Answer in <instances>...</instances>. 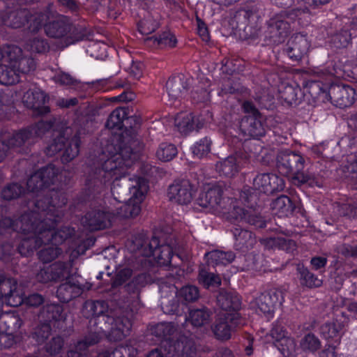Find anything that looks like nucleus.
<instances>
[{"label": "nucleus", "instance_id": "obj_61", "mask_svg": "<svg viewBox=\"0 0 357 357\" xmlns=\"http://www.w3.org/2000/svg\"><path fill=\"white\" fill-rule=\"evenodd\" d=\"M153 39L154 40V42H156L158 45L161 46H168L173 47L176 43V39L175 38L174 36L169 31H165L158 37L148 38L146 40L150 41Z\"/></svg>", "mask_w": 357, "mask_h": 357}, {"label": "nucleus", "instance_id": "obj_3", "mask_svg": "<svg viewBox=\"0 0 357 357\" xmlns=\"http://www.w3.org/2000/svg\"><path fill=\"white\" fill-rule=\"evenodd\" d=\"M305 162V160L301 154L288 151L279 153L276 158L278 172L284 176L291 177L294 185L320 187L319 181L313 174L304 171Z\"/></svg>", "mask_w": 357, "mask_h": 357}, {"label": "nucleus", "instance_id": "obj_39", "mask_svg": "<svg viewBox=\"0 0 357 357\" xmlns=\"http://www.w3.org/2000/svg\"><path fill=\"white\" fill-rule=\"evenodd\" d=\"M174 124L178 130L184 134H187L195 128H199L198 125H195V116L192 113L178 114L174 119Z\"/></svg>", "mask_w": 357, "mask_h": 357}, {"label": "nucleus", "instance_id": "obj_38", "mask_svg": "<svg viewBox=\"0 0 357 357\" xmlns=\"http://www.w3.org/2000/svg\"><path fill=\"white\" fill-rule=\"evenodd\" d=\"M260 149L261 147L257 142L245 140L243 144V150L236 151L235 153L238 157L240 162H243L245 165L249 163L251 158L258 155Z\"/></svg>", "mask_w": 357, "mask_h": 357}, {"label": "nucleus", "instance_id": "obj_40", "mask_svg": "<svg viewBox=\"0 0 357 357\" xmlns=\"http://www.w3.org/2000/svg\"><path fill=\"white\" fill-rule=\"evenodd\" d=\"M40 317L45 322L64 320L65 314H63V306L54 303L46 305L41 310Z\"/></svg>", "mask_w": 357, "mask_h": 357}, {"label": "nucleus", "instance_id": "obj_21", "mask_svg": "<svg viewBox=\"0 0 357 357\" xmlns=\"http://www.w3.org/2000/svg\"><path fill=\"white\" fill-rule=\"evenodd\" d=\"M231 232L234 239V247L238 250L245 252L252 248L256 243L255 234L240 225H235L231 229Z\"/></svg>", "mask_w": 357, "mask_h": 357}, {"label": "nucleus", "instance_id": "obj_6", "mask_svg": "<svg viewBox=\"0 0 357 357\" xmlns=\"http://www.w3.org/2000/svg\"><path fill=\"white\" fill-rule=\"evenodd\" d=\"M134 243L139 255L146 257L153 256L158 266H166L171 264L172 248L168 244L160 245L157 237L153 236L151 240L135 238Z\"/></svg>", "mask_w": 357, "mask_h": 357}, {"label": "nucleus", "instance_id": "obj_18", "mask_svg": "<svg viewBox=\"0 0 357 357\" xmlns=\"http://www.w3.org/2000/svg\"><path fill=\"white\" fill-rule=\"evenodd\" d=\"M48 98L40 89L29 90L23 97L25 105L35 112L36 114L43 115L50 112L49 107L45 105Z\"/></svg>", "mask_w": 357, "mask_h": 357}, {"label": "nucleus", "instance_id": "obj_55", "mask_svg": "<svg viewBox=\"0 0 357 357\" xmlns=\"http://www.w3.org/2000/svg\"><path fill=\"white\" fill-rule=\"evenodd\" d=\"M176 154V147L174 144L167 143L161 144L156 152L158 158L164 162L172 160Z\"/></svg>", "mask_w": 357, "mask_h": 357}, {"label": "nucleus", "instance_id": "obj_60", "mask_svg": "<svg viewBox=\"0 0 357 357\" xmlns=\"http://www.w3.org/2000/svg\"><path fill=\"white\" fill-rule=\"evenodd\" d=\"M51 334V326L45 322L38 326L33 333V338L38 343H43Z\"/></svg>", "mask_w": 357, "mask_h": 357}, {"label": "nucleus", "instance_id": "obj_35", "mask_svg": "<svg viewBox=\"0 0 357 357\" xmlns=\"http://www.w3.org/2000/svg\"><path fill=\"white\" fill-rule=\"evenodd\" d=\"M172 347L175 353L182 357H193L197 352L195 342L185 336L180 337Z\"/></svg>", "mask_w": 357, "mask_h": 357}, {"label": "nucleus", "instance_id": "obj_30", "mask_svg": "<svg viewBox=\"0 0 357 357\" xmlns=\"http://www.w3.org/2000/svg\"><path fill=\"white\" fill-rule=\"evenodd\" d=\"M271 209L280 216H289L296 209V205L287 195H280L271 203Z\"/></svg>", "mask_w": 357, "mask_h": 357}, {"label": "nucleus", "instance_id": "obj_44", "mask_svg": "<svg viewBox=\"0 0 357 357\" xmlns=\"http://www.w3.org/2000/svg\"><path fill=\"white\" fill-rule=\"evenodd\" d=\"M1 321L2 322V332L3 333H15L22 324V321L19 314L15 313H2Z\"/></svg>", "mask_w": 357, "mask_h": 357}, {"label": "nucleus", "instance_id": "obj_54", "mask_svg": "<svg viewBox=\"0 0 357 357\" xmlns=\"http://www.w3.org/2000/svg\"><path fill=\"white\" fill-rule=\"evenodd\" d=\"M101 339L100 333L94 328V331L89 332L82 339L75 344V348L79 351H85L89 347L96 344Z\"/></svg>", "mask_w": 357, "mask_h": 357}, {"label": "nucleus", "instance_id": "obj_31", "mask_svg": "<svg viewBox=\"0 0 357 357\" xmlns=\"http://www.w3.org/2000/svg\"><path fill=\"white\" fill-rule=\"evenodd\" d=\"M79 132L77 131L74 135L72 134L69 139L66 140V143H65L61 157L62 162L67 163L76 158L79 153Z\"/></svg>", "mask_w": 357, "mask_h": 357}, {"label": "nucleus", "instance_id": "obj_57", "mask_svg": "<svg viewBox=\"0 0 357 357\" xmlns=\"http://www.w3.org/2000/svg\"><path fill=\"white\" fill-rule=\"evenodd\" d=\"M342 328V324L335 321L323 324L321 326V333L326 338H334L339 335L340 331Z\"/></svg>", "mask_w": 357, "mask_h": 357}, {"label": "nucleus", "instance_id": "obj_26", "mask_svg": "<svg viewBox=\"0 0 357 357\" xmlns=\"http://www.w3.org/2000/svg\"><path fill=\"white\" fill-rule=\"evenodd\" d=\"M29 16V10L27 9L6 10L2 14L1 20L6 26L18 29L26 24Z\"/></svg>", "mask_w": 357, "mask_h": 357}, {"label": "nucleus", "instance_id": "obj_24", "mask_svg": "<svg viewBox=\"0 0 357 357\" xmlns=\"http://www.w3.org/2000/svg\"><path fill=\"white\" fill-rule=\"evenodd\" d=\"M262 117L246 116L240 123L241 130L245 135L259 137L265 135V128L261 122Z\"/></svg>", "mask_w": 357, "mask_h": 357}, {"label": "nucleus", "instance_id": "obj_37", "mask_svg": "<svg viewBox=\"0 0 357 357\" xmlns=\"http://www.w3.org/2000/svg\"><path fill=\"white\" fill-rule=\"evenodd\" d=\"M236 257L232 251L223 252L218 250H212L205 254L208 266H214L218 264H228L231 263Z\"/></svg>", "mask_w": 357, "mask_h": 357}, {"label": "nucleus", "instance_id": "obj_25", "mask_svg": "<svg viewBox=\"0 0 357 357\" xmlns=\"http://www.w3.org/2000/svg\"><path fill=\"white\" fill-rule=\"evenodd\" d=\"M248 209H245L235 204V201L229 197L226 198V202L219 214L230 222H245Z\"/></svg>", "mask_w": 357, "mask_h": 357}, {"label": "nucleus", "instance_id": "obj_47", "mask_svg": "<svg viewBox=\"0 0 357 357\" xmlns=\"http://www.w3.org/2000/svg\"><path fill=\"white\" fill-rule=\"evenodd\" d=\"M174 289L166 296L162 297L160 302L161 309L167 314H174L178 311L179 301Z\"/></svg>", "mask_w": 357, "mask_h": 357}, {"label": "nucleus", "instance_id": "obj_59", "mask_svg": "<svg viewBox=\"0 0 357 357\" xmlns=\"http://www.w3.org/2000/svg\"><path fill=\"white\" fill-rule=\"evenodd\" d=\"M179 296L185 302H195L199 297V291L196 286L187 285L180 289Z\"/></svg>", "mask_w": 357, "mask_h": 357}, {"label": "nucleus", "instance_id": "obj_49", "mask_svg": "<svg viewBox=\"0 0 357 357\" xmlns=\"http://www.w3.org/2000/svg\"><path fill=\"white\" fill-rule=\"evenodd\" d=\"M11 64L14 65L18 74H27L31 71H33L36 68V63L33 59L27 56H22V51L21 50L20 54L15 58L13 61H10Z\"/></svg>", "mask_w": 357, "mask_h": 357}, {"label": "nucleus", "instance_id": "obj_48", "mask_svg": "<svg viewBox=\"0 0 357 357\" xmlns=\"http://www.w3.org/2000/svg\"><path fill=\"white\" fill-rule=\"evenodd\" d=\"M48 15L45 13H31L29 11V16L26 23L28 24L27 29L30 33H36L47 23Z\"/></svg>", "mask_w": 357, "mask_h": 357}, {"label": "nucleus", "instance_id": "obj_19", "mask_svg": "<svg viewBox=\"0 0 357 357\" xmlns=\"http://www.w3.org/2000/svg\"><path fill=\"white\" fill-rule=\"evenodd\" d=\"M188 87V80L183 75L169 78L166 84L169 103L174 105L176 102H179L186 93Z\"/></svg>", "mask_w": 357, "mask_h": 357}, {"label": "nucleus", "instance_id": "obj_33", "mask_svg": "<svg viewBox=\"0 0 357 357\" xmlns=\"http://www.w3.org/2000/svg\"><path fill=\"white\" fill-rule=\"evenodd\" d=\"M238 325L232 324L225 315L220 316L212 326L215 336L219 340H228L231 337L232 328Z\"/></svg>", "mask_w": 357, "mask_h": 357}, {"label": "nucleus", "instance_id": "obj_23", "mask_svg": "<svg viewBox=\"0 0 357 357\" xmlns=\"http://www.w3.org/2000/svg\"><path fill=\"white\" fill-rule=\"evenodd\" d=\"M72 24L68 19L61 17L45 25L46 35L51 38H61L71 32Z\"/></svg>", "mask_w": 357, "mask_h": 357}, {"label": "nucleus", "instance_id": "obj_7", "mask_svg": "<svg viewBox=\"0 0 357 357\" xmlns=\"http://www.w3.org/2000/svg\"><path fill=\"white\" fill-rule=\"evenodd\" d=\"M54 123L51 121H42L36 125L27 127L8 135L3 139L8 149L25 147L33 142L36 137H40L46 131L54 128Z\"/></svg>", "mask_w": 357, "mask_h": 357}, {"label": "nucleus", "instance_id": "obj_63", "mask_svg": "<svg viewBox=\"0 0 357 357\" xmlns=\"http://www.w3.org/2000/svg\"><path fill=\"white\" fill-rule=\"evenodd\" d=\"M245 222L257 228H264L266 225V220L259 215L255 210H252L251 208L248 209Z\"/></svg>", "mask_w": 357, "mask_h": 357}, {"label": "nucleus", "instance_id": "obj_15", "mask_svg": "<svg viewBox=\"0 0 357 357\" xmlns=\"http://www.w3.org/2000/svg\"><path fill=\"white\" fill-rule=\"evenodd\" d=\"M252 185L255 190L269 195L282 190L284 188V181L277 174L264 173L258 174L254 178Z\"/></svg>", "mask_w": 357, "mask_h": 357}, {"label": "nucleus", "instance_id": "obj_10", "mask_svg": "<svg viewBox=\"0 0 357 357\" xmlns=\"http://www.w3.org/2000/svg\"><path fill=\"white\" fill-rule=\"evenodd\" d=\"M217 305L227 313L225 314L234 325L241 324L238 311L241 308V299L235 292L220 289L216 297Z\"/></svg>", "mask_w": 357, "mask_h": 357}, {"label": "nucleus", "instance_id": "obj_2", "mask_svg": "<svg viewBox=\"0 0 357 357\" xmlns=\"http://www.w3.org/2000/svg\"><path fill=\"white\" fill-rule=\"evenodd\" d=\"M43 215L34 207L32 211L24 213L15 221H10V226L13 229L24 234H29L21 240L17 247L22 256L32 255L39 247L46 243L43 235L39 234V230L43 229L40 222V218H42Z\"/></svg>", "mask_w": 357, "mask_h": 357}, {"label": "nucleus", "instance_id": "obj_12", "mask_svg": "<svg viewBox=\"0 0 357 357\" xmlns=\"http://www.w3.org/2000/svg\"><path fill=\"white\" fill-rule=\"evenodd\" d=\"M223 190L220 186H213L206 191L202 192L197 199L198 204L208 208L213 213L219 215L227 197H222Z\"/></svg>", "mask_w": 357, "mask_h": 357}, {"label": "nucleus", "instance_id": "obj_1", "mask_svg": "<svg viewBox=\"0 0 357 357\" xmlns=\"http://www.w3.org/2000/svg\"><path fill=\"white\" fill-rule=\"evenodd\" d=\"M141 149L137 139H128L123 135L114 136L104 151L109 158L88 173L86 186L89 191L100 194L113 179L111 192L117 202H124L128 196L144 199L149 188L147 182L140 177L126 176L127 169L137 160Z\"/></svg>", "mask_w": 357, "mask_h": 357}, {"label": "nucleus", "instance_id": "obj_13", "mask_svg": "<svg viewBox=\"0 0 357 357\" xmlns=\"http://www.w3.org/2000/svg\"><path fill=\"white\" fill-rule=\"evenodd\" d=\"M114 214V212L106 211L99 208H92L82 218L81 223L90 231L102 229L111 225V218Z\"/></svg>", "mask_w": 357, "mask_h": 357}, {"label": "nucleus", "instance_id": "obj_52", "mask_svg": "<svg viewBox=\"0 0 357 357\" xmlns=\"http://www.w3.org/2000/svg\"><path fill=\"white\" fill-rule=\"evenodd\" d=\"M24 192V188L22 185L17 183H11L2 189L1 197L4 200L10 201L19 198Z\"/></svg>", "mask_w": 357, "mask_h": 357}, {"label": "nucleus", "instance_id": "obj_46", "mask_svg": "<svg viewBox=\"0 0 357 357\" xmlns=\"http://www.w3.org/2000/svg\"><path fill=\"white\" fill-rule=\"evenodd\" d=\"M296 270L300 275L299 280L302 286H305L308 288H316L322 284V280L311 273L304 266L298 264Z\"/></svg>", "mask_w": 357, "mask_h": 357}, {"label": "nucleus", "instance_id": "obj_9", "mask_svg": "<svg viewBox=\"0 0 357 357\" xmlns=\"http://www.w3.org/2000/svg\"><path fill=\"white\" fill-rule=\"evenodd\" d=\"M310 89L319 90V96H328L331 102L339 107H347L354 103L355 90L348 85H331L327 94L321 91L320 86L316 83L311 84Z\"/></svg>", "mask_w": 357, "mask_h": 357}, {"label": "nucleus", "instance_id": "obj_32", "mask_svg": "<svg viewBox=\"0 0 357 357\" xmlns=\"http://www.w3.org/2000/svg\"><path fill=\"white\" fill-rule=\"evenodd\" d=\"M82 293V289L75 283L65 282L59 285L56 296L61 302L68 303Z\"/></svg>", "mask_w": 357, "mask_h": 357}, {"label": "nucleus", "instance_id": "obj_20", "mask_svg": "<svg viewBox=\"0 0 357 357\" xmlns=\"http://www.w3.org/2000/svg\"><path fill=\"white\" fill-rule=\"evenodd\" d=\"M310 47L307 38L299 34L292 36L285 49L289 57L294 61H299L306 54Z\"/></svg>", "mask_w": 357, "mask_h": 357}, {"label": "nucleus", "instance_id": "obj_62", "mask_svg": "<svg viewBox=\"0 0 357 357\" xmlns=\"http://www.w3.org/2000/svg\"><path fill=\"white\" fill-rule=\"evenodd\" d=\"M20 52L21 48L17 46L8 47L4 52L0 49V64L5 62L10 63L20 54Z\"/></svg>", "mask_w": 357, "mask_h": 357}, {"label": "nucleus", "instance_id": "obj_45", "mask_svg": "<svg viewBox=\"0 0 357 357\" xmlns=\"http://www.w3.org/2000/svg\"><path fill=\"white\" fill-rule=\"evenodd\" d=\"M107 305L104 301H87L83 307L84 315L87 317L95 319L97 316L107 312Z\"/></svg>", "mask_w": 357, "mask_h": 357}, {"label": "nucleus", "instance_id": "obj_22", "mask_svg": "<svg viewBox=\"0 0 357 357\" xmlns=\"http://www.w3.org/2000/svg\"><path fill=\"white\" fill-rule=\"evenodd\" d=\"M244 166V164L240 162L238 157L234 153L218 162L215 165V169L220 176L231 178L234 176Z\"/></svg>", "mask_w": 357, "mask_h": 357}, {"label": "nucleus", "instance_id": "obj_43", "mask_svg": "<svg viewBox=\"0 0 357 357\" xmlns=\"http://www.w3.org/2000/svg\"><path fill=\"white\" fill-rule=\"evenodd\" d=\"M11 63L0 64V83L4 85H12L19 82L20 75L15 67Z\"/></svg>", "mask_w": 357, "mask_h": 357}, {"label": "nucleus", "instance_id": "obj_41", "mask_svg": "<svg viewBox=\"0 0 357 357\" xmlns=\"http://www.w3.org/2000/svg\"><path fill=\"white\" fill-rule=\"evenodd\" d=\"M300 349L305 354H315L321 349V340L313 333L309 332L300 340Z\"/></svg>", "mask_w": 357, "mask_h": 357}, {"label": "nucleus", "instance_id": "obj_36", "mask_svg": "<svg viewBox=\"0 0 357 357\" xmlns=\"http://www.w3.org/2000/svg\"><path fill=\"white\" fill-rule=\"evenodd\" d=\"M72 131L73 128L70 127H66L63 129L59 132V135L47 146L45 149L46 154L49 156H53L62 151L65 147L66 140H68L69 137L72 135Z\"/></svg>", "mask_w": 357, "mask_h": 357}, {"label": "nucleus", "instance_id": "obj_5", "mask_svg": "<svg viewBox=\"0 0 357 357\" xmlns=\"http://www.w3.org/2000/svg\"><path fill=\"white\" fill-rule=\"evenodd\" d=\"M37 211L42 214V218H40V222L42 226V231L39 230V234H42L45 237L46 243H53L54 244H60L70 238L75 234V229L70 227H63L57 231H54L56 223L61 220V215L59 213L54 214L56 205H51L50 202L38 200L35 204Z\"/></svg>", "mask_w": 357, "mask_h": 357}, {"label": "nucleus", "instance_id": "obj_17", "mask_svg": "<svg viewBox=\"0 0 357 357\" xmlns=\"http://www.w3.org/2000/svg\"><path fill=\"white\" fill-rule=\"evenodd\" d=\"M17 285L15 280L6 278L0 274V298H3L5 302L13 307H17L24 301Z\"/></svg>", "mask_w": 357, "mask_h": 357}, {"label": "nucleus", "instance_id": "obj_8", "mask_svg": "<svg viewBox=\"0 0 357 357\" xmlns=\"http://www.w3.org/2000/svg\"><path fill=\"white\" fill-rule=\"evenodd\" d=\"M287 12L276 14L267 21L265 31L266 40L273 44H280L284 41L290 33V24L287 21Z\"/></svg>", "mask_w": 357, "mask_h": 357}, {"label": "nucleus", "instance_id": "obj_58", "mask_svg": "<svg viewBox=\"0 0 357 357\" xmlns=\"http://www.w3.org/2000/svg\"><path fill=\"white\" fill-rule=\"evenodd\" d=\"M54 276V281L66 278L70 273L69 266L67 263L58 261L52 264L50 267Z\"/></svg>", "mask_w": 357, "mask_h": 357}, {"label": "nucleus", "instance_id": "obj_14", "mask_svg": "<svg viewBox=\"0 0 357 357\" xmlns=\"http://www.w3.org/2000/svg\"><path fill=\"white\" fill-rule=\"evenodd\" d=\"M195 190L188 180L175 181L168 188V197L171 202L185 205L192 200Z\"/></svg>", "mask_w": 357, "mask_h": 357}, {"label": "nucleus", "instance_id": "obj_50", "mask_svg": "<svg viewBox=\"0 0 357 357\" xmlns=\"http://www.w3.org/2000/svg\"><path fill=\"white\" fill-rule=\"evenodd\" d=\"M352 35L347 26H344L332 36L331 43L336 48L346 47L351 43Z\"/></svg>", "mask_w": 357, "mask_h": 357}, {"label": "nucleus", "instance_id": "obj_56", "mask_svg": "<svg viewBox=\"0 0 357 357\" xmlns=\"http://www.w3.org/2000/svg\"><path fill=\"white\" fill-rule=\"evenodd\" d=\"M211 140L205 137L198 141L192 148V153L198 158H202L209 153Z\"/></svg>", "mask_w": 357, "mask_h": 357}, {"label": "nucleus", "instance_id": "obj_51", "mask_svg": "<svg viewBox=\"0 0 357 357\" xmlns=\"http://www.w3.org/2000/svg\"><path fill=\"white\" fill-rule=\"evenodd\" d=\"M198 280L199 283L206 287L218 286L221 283L219 276L210 272V269L207 270L205 266L199 268Z\"/></svg>", "mask_w": 357, "mask_h": 357}, {"label": "nucleus", "instance_id": "obj_27", "mask_svg": "<svg viewBox=\"0 0 357 357\" xmlns=\"http://www.w3.org/2000/svg\"><path fill=\"white\" fill-rule=\"evenodd\" d=\"M128 110V108L118 107L112 111L105 123L106 128L116 130H121L124 128L125 130H127L129 121L134 119H125L129 114Z\"/></svg>", "mask_w": 357, "mask_h": 357}, {"label": "nucleus", "instance_id": "obj_53", "mask_svg": "<svg viewBox=\"0 0 357 357\" xmlns=\"http://www.w3.org/2000/svg\"><path fill=\"white\" fill-rule=\"evenodd\" d=\"M61 252V250L57 247V245L52 243L51 245L40 250L37 255L39 259L43 263H50L57 258Z\"/></svg>", "mask_w": 357, "mask_h": 357}, {"label": "nucleus", "instance_id": "obj_42", "mask_svg": "<svg viewBox=\"0 0 357 357\" xmlns=\"http://www.w3.org/2000/svg\"><path fill=\"white\" fill-rule=\"evenodd\" d=\"M211 312L206 307L192 309L189 312L188 320L195 327H202L210 322Z\"/></svg>", "mask_w": 357, "mask_h": 357}, {"label": "nucleus", "instance_id": "obj_34", "mask_svg": "<svg viewBox=\"0 0 357 357\" xmlns=\"http://www.w3.org/2000/svg\"><path fill=\"white\" fill-rule=\"evenodd\" d=\"M178 329V326L174 322H161L151 328V335L155 336L159 340L168 341L170 340Z\"/></svg>", "mask_w": 357, "mask_h": 357}, {"label": "nucleus", "instance_id": "obj_16", "mask_svg": "<svg viewBox=\"0 0 357 357\" xmlns=\"http://www.w3.org/2000/svg\"><path fill=\"white\" fill-rule=\"evenodd\" d=\"M257 13V9L253 7L239 8L232 19V24H236V29L245 32V36L254 38L257 34V30L250 25L251 19Z\"/></svg>", "mask_w": 357, "mask_h": 357}, {"label": "nucleus", "instance_id": "obj_11", "mask_svg": "<svg viewBox=\"0 0 357 357\" xmlns=\"http://www.w3.org/2000/svg\"><path fill=\"white\" fill-rule=\"evenodd\" d=\"M56 174L52 165L40 169L29 178L26 183L28 190L32 192L43 191L54 183Z\"/></svg>", "mask_w": 357, "mask_h": 357}, {"label": "nucleus", "instance_id": "obj_29", "mask_svg": "<svg viewBox=\"0 0 357 357\" xmlns=\"http://www.w3.org/2000/svg\"><path fill=\"white\" fill-rule=\"evenodd\" d=\"M127 199L119 208H116V211H112V212L124 218H135L141 211L140 204L144 199L139 200V199L130 197Z\"/></svg>", "mask_w": 357, "mask_h": 357}, {"label": "nucleus", "instance_id": "obj_28", "mask_svg": "<svg viewBox=\"0 0 357 357\" xmlns=\"http://www.w3.org/2000/svg\"><path fill=\"white\" fill-rule=\"evenodd\" d=\"M278 301V297L276 292L266 291L256 298V304L261 312L271 317Z\"/></svg>", "mask_w": 357, "mask_h": 357}, {"label": "nucleus", "instance_id": "obj_4", "mask_svg": "<svg viewBox=\"0 0 357 357\" xmlns=\"http://www.w3.org/2000/svg\"><path fill=\"white\" fill-rule=\"evenodd\" d=\"M133 314L132 310L105 313L91 319L90 323L100 334L107 336L110 340L121 341L130 333Z\"/></svg>", "mask_w": 357, "mask_h": 357}, {"label": "nucleus", "instance_id": "obj_64", "mask_svg": "<svg viewBox=\"0 0 357 357\" xmlns=\"http://www.w3.org/2000/svg\"><path fill=\"white\" fill-rule=\"evenodd\" d=\"M63 347V340L60 336L54 337L45 345L46 351L51 356H56L61 351Z\"/></svg>", "mask_w": 357, "mask_h": 357}]
</instances>
